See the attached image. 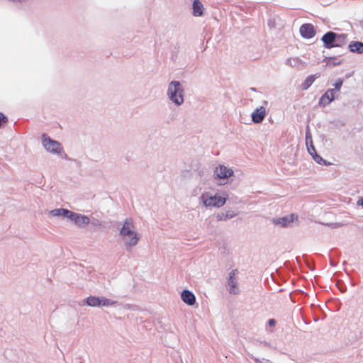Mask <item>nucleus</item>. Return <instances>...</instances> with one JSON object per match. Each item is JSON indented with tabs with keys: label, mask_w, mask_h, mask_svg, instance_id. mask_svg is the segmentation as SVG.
Instances as JSON below:
<instances>
[{
	"label": "nucleus",
	"mask_w": 363,
	"mask_h": 363,
	"mask_svg": "<svg viewBox=\"0 0 363 363\" xmlns=\"http://www.w3.org/2000/svg\"><path fill=\"white\" fill-rule=\"evenodd\" d=\"M227 197V194H225V196H220L217 194L211 196L208 193H205L202 194L201 199L203 204L207 207L219 208L225 203Z\"/></svg>",
	"instance_id": "nucleus-3"
},
{
	"label": "nucleus",
	"mask_w": 363,
	"mask_h": 363,
	"mask_svg": "<svg viewBox=\"0 0 363 363\" xmlns=\"http://www.w3.org/2000/svg\"><path fill=\"white\" fill-rule=\"evenodd\" d=\"M342 83L343 82L342 79H338L335 84V91L336 90L337 91H339L342 87Z\"/></svg>",
	"instance_id": "nucleus-24"
},
{
	"label": "nucleus",
	"mask_w": 363,
	"mask_h": 363,
	"mask_svg": "<svg viewBox=\"0 0 363 363\" xmlns=\"http://www.w3.org/2000/svg\"><path fill=\"white\" fill-rule=\"evenodd\" d=\"M313 158L314 159V160L319 163V164H321V162L323 161V159L321 157H320L319 155H317V153L315 152L313 155H312Z\"/></svg>",
	"instance_id": "nucleus-25"
},
{
	"label": "nucleus",
	"mask_w": 363,
	"mask_h": 363,
	"mask_svg": "<svg viewBox=\"0 0 363 363\" xmlns=\"http://www.w3.org/2000/svg\"><path fill=\"white\" fill-rule=\"evenodd\" d=\"M168 95L177 105H180L184 102L183 89L179 82L173 81L169 84Z\"/></svg>",
	"instance_id": "nucleus-2"
},
{
	"label": "nucleus",
	"mask_w": 363,
	"mask_h": 363,
	"mask_svg": "<svg viewBox=\"0 0 363 363\" xmlns=\"http://www.w3.org/2000/svg\"><path fill=\"white\" fill-rule=\"evenodd\" d=\"M318 77V76H315V75H310V76H308L305 79V81L301 84V89L302 90L308 89L312 85V84L314 82V81L315 80V79Z\"/></svg>",
	"instance_id": "nucleus-17"
},
{
	"label": "nucleus",
	"mask_w": 363,
	"mask_h": 363,
	"mask_svg": "<svg viewBox=\"0 0 363 363\" xmlns=\"http://www.w3.org/2000/svg\"><path fill=\"white\" fill-rule=\"evenodd\" d=\"M306 145H307V148H308V152L311 155H313L316 152V150L313 144L311 136L308 137V133H306Z\"/></svg>",
	"instance_id": "nucleus-19"
},
{
	"label": "nucleus",
	"mask_w": 363,
	"mask_h": 363,
	"mask_svg": "<svg viewBox=\"0 0 363 363\" xmlns=\"http://www.w3.org/2000/svg\"><path fill=\"white\" fill-rule=\"evenodd\" d=\"M233 216H234L233 214H228L227 213H218L216 217L218 220H227L228 218H230Z\"/></svg>",
	"instance_id": "nucleus-22"
},
{
	"label": "nucleus",
	"mask_w": 363,
	"mask_h": 363,
	"mask_svg": "<svg viewBox=\"0 0 363 363\" xmlns=\"http://www.w3.org/2000/svg\"><path fill=\"white\" fill-rule=\"evenodd\" d=\"M255 361L256 362V363H272V362H271L269 359H255Z\"/></svg>",
	"instance_id": "nucleus-26"
},
{
	"label": "nucleus",
	"mask_w": 363,
	"mask_h": 363,
	"mask_svg": "<svg viewBox=\"0 0 363 363\" xmlns=\"http://www.w3.org/2000/svg\"><path fill=\"white\" fill-rule=\"evenodd\" d=\"M347 42V36L344 34L337 35L336 34L335 41L333 43L334 47H340Z\"/></svg>",
	"instance_id": "nucleus-18"
},
{
	"label": "nucleus",
	"mask_w": 363,
	"mask_h": 363,
	"mask_svg": "<svg viewBox=\"0 0 363 363\" xmlns=\"http://www.w3.org/2000/svg\"><path fill=\"white\" fill-rule=\"evenodd\" d=\"M215 174L219 179H227L233 175V171L224 165H219L216 167Z\"/></svg>",
	"instance_id": "nucleus-8"
},
{
	"label": "nucleus",
	"mask_w": 363,
	"mask_h": 363,
	"mask_svg": "<svg viewBox=\"0 0 363 363\" xmlns=\"http://www.w3.org/2000/svg\"><path fill=\"white\" fill-rule=\"evenodd\" d=\"M300 33L305 38H311L315 35V30L312 24L305 23L300 27Z\"/></svg>",
	"instance_id": "nucleus-7"
},
{
	"label": "nucleus",
	"mask_w": 363,
	"mask_h": 363,
	"mask_svg": "<svg viewBox=\"0 0 363 363\" xmlns=\"http://www.w3.org/2000/svg\"><path fill=\"white\" fill-rule=\"evenodd\" d=\"M100 302H101L100 306H113L116 303L115 301L108 299V298H106L104 297L100 298Z\"/></svg>",
	"instance_id": "nucleus-21"
},
{
	"label": "nucleus",
	"mask_w": 363,
	"mask_h": 363,
	"mask_svg": "<svg viewBox=\"0 0 363 363\" xmlns=\"http://www.w3.org/2000/svg\"><path fill=\"white\" fill-rule=\"evenodd\" d=\"M181 297L182 301L189 306H192L195 303V296L189 290H184L182 292Z\"/></svg>",
	"instance_id": "nucleus-12"
},
{
	"label": "nucleus",
	"mask_w": 363,
	"mask_h": 363,
	"mask_svg": "<svg viewBox=\"0 0 363 363\" xmlns=\"http://www.w3.org/2000/svg\"><path fill=\"white\" fill-rule=\"evenodd\" d=\"M357 204L359 205V206H362L363 207V197L362 198H360L358 201H357Z\"/></svg>",
	"instance_id": "nucleus-28"
},
{
	"label": "nucleus",
	"mask_w": 363,
	"mask_h": 363,
	"mask_svg": "<svg viewBox=\"0 0 363 363\" xmlns=\"http://www.w3.org/2000/svg\"><path fill=\"white\" fill-rule=\"evenodd\" d=\"M276 322L274 319H270L269 320V324L270 326H274L275 325Z\"/></svg>",
	"instance_id": "nucleus-27"
},
{
	"label": "nucleus",
	"mask_w": 363,
	"mask_h": 363,
	"mask_svg": "<svg viewBox=\"0 0 363 363\" xmlns=\"http://www.w3.org/2000/svg\"><path fill=\"white\" fill-rule=\"evenodd\" d=\"M72 215L69 219L74 221L76 224L82 225V224H88L89 223V218L86 216H80L78 215L74 212H72Z\"/></svg>",
	"instance_id": "nucleus-14"
},
{
	"label": "nucleus",
	"mask_w": 363,
	"mask_h": 363,
	"mask_svg": "<svg viewBox=\"0 0 363 363\" xmlns=\"http://www.w3.org/2000/svg\"><path fill=\"white\" fill-rule=\"evenodd\" d=\"M238 274V269H233L230 273L228 285H229V292L233 294H238L240 292V289L238 284V279L237 274Z\"/></svg>",
	"instance_id": "nucleus-5"
},
{
	"label": "nucleus",
	"mask_w": 363,
	"mask_h": 363,
	"mask_svg": "<svg viewBox=\"0 0 363 363\" xmlns=\"http://www.w3.org/2000/svg\"><path fill=\"white\" fill-rule=\"evenodd\" d=\"M266 116V110L263 106L257 108L252 114V121L255 123H261Z\"/></svg>",
	"instance_id": "nucleus-11"
},
{
	"label": "nucleus",
	"mask_w": 363,
	"mask_h": 363,
	"mask_svg": "<svg viewBox=\"0 0 363 363\" xmlns=\"http://www.w3.org/2000/svg\"><path fill=\"white\" fill-rule=\"evenodd\" d=\"M8 123V118L0 112V128Z\"/></svg>",
	"instance_id": "nucleus-23"
},
{
	"label": "nucleus",
	"mask_w": 363,
	"mask_h": 363,
	"mask_svg": "<svg viewBox=\"0 0 363 363\" xmlns=\"http://www.w3.org/2000/svg\"><path fill=\"white\" fill-rule=\"evenodd\" d=\"M50 213L52 216H63L69 218L72 215V211L64 208H57L52 210Z\"/></svg>",
	"instance_id": "nucleus-13"
},
{
	"label": "nucleus",
	"mask_w": 363,
	"mask_h": 363,
	"mask_svg": "<svg viewBox=\"0 0 363 363\" xmlns=\"http://www.w3.org/2000/svg\"><path fill=\"white\" fill-rule=\"evenodd\" d=\"M298 220V216L292 213L289 216H284L273 220V223L276 225H280L282 227H286L290 223L296 221Z\"/></svg>",
	"instance_id": "nucleus-6"
},
{
	"label": "nucleus",
	"mask_w": 363,
	"mask_h": 363,
	"mask_svg": "<svg viewBox=\"0 0 363 363\" xmlns=\"http://www.w3.org/2000/svg\"><path fill=\"white\" fill-rule=\"evenodd\" d=\"M203 6L199 0H194L193 2V15L201 16L203 15Z\"/></svg>",
	"instance_id": "nucleus-15"
},
{
	"label": "nucleus",
	"mask_w": 363,
	"mask_h": 363,
	"mask_svg": "<svg viewBox=\"0 0 363 363\" xmlns=\"http://www.w3.org/2000/svg\"><path fill=\"white\" fill-rule=\"evenodd\" d=\"M120 234L123 238H127V247L135 245L139 240L138 233L134 230V225L131 218H128L125 220Z\"/></svg>",
	"instance_id": "nucleus-1"
},
{
	"label": "nucleus",
	"mask_w": 363,
	"mask_h": 363,
	"mask_svg": "<svg viewBox=\"0 0 363 363\" xmlns=\"http://www.w3.org/2000/svg\"><path fill=\"white\" fill-rule=\"evenodd\" d=\"M336 39V33L333 32H328L322 37V41L326 48H334L333 43Z\"/></svg>",
	"instance_id": "nucleus-10"
},
{
	"label": "nucleus",
	"mask_w": 363,
	"mask_h": 363,
	"mask_svg": "<svg viewBox=\"0 0 363 363\" xmlns=\"http://www.w3.org/2000/svg\"><path fill=\"white\" fill-rule=\"evenodd\" d=\"M100 298L89 296L86 298V303L90 306H100Z\"/></svg>",
	"instance_id": "nucleus-20"
},
{
	"label": "nucleus",
	"mask_w": 363,
	"mask_h": 363,
	"mask_svg": "<svg viewBox=\"0 0 363 363\" xmlns=\"http://www.w3.org/2000/svg\"><path fill=\"white\" fill-rule=\"evenodd\" d=\"M43 145L44 147L50 152L52 153H60L62 150V145L57 141L52 140L50 138L43 134L42 136Z\"/></svg>",
	"instance_id": "nucleus-4"
},
{
	"label": "nucleus",
	"mask_w": 363,
	"mask_h": 363,
	"mask_svg": "<svg viewBox=\"0 0 363 363\" xmlns=\"http://www.w3.org/2000/svg\"><path fill=\"white\" fill-rule=\"evenodd\" d=\"M335 99V89H328L320 99L319 104L322 106L328 105Z\"/></svg>",
	"instance_id": "nucleus-9"
},
{
	"label": "nucleus",
	"mask_w": 363,
	"mask_h": 363,
	"mask_svg": "<svg viewBox=\"0 0 363 363\" xmlns=\"http://www.w3.org/2000/svg\"><path fill=\"white\" fill-rule=\"evenodd\" d=\"M351 52L362 53L363 52V43L361 42H352L349 45Z\"/></svg>",
	"instance_id": "nucleus-16"
}]
</instances>
